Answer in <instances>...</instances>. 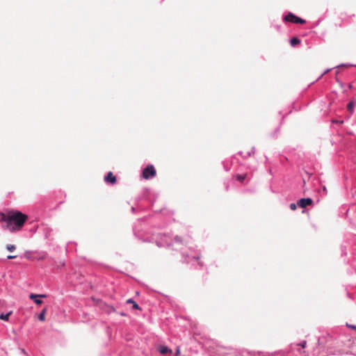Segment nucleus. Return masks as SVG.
<instances>
[{"instance_id": "nucleus-3", "label": "nucleus", "mask_w": 356, "mask_h": 356, "mask_svg": "<svg viewBox=\"0 0 356 356\" xmlns=\"http://www.w3.org/2000/svg\"><path fill=\"white\" fill-rule=\"evenodd\" d=\"M284 21L289 22L295 24H305V21L299 17L296 16L291 13H289L284 17Z\"/></svg>"}, {"instance_id": "nucleus-6", "label": "nucleus", "mask_w": 356, "mask_h": 356, "mask_svg": "<svg viewBox=\"0 0 356 356\" xmlns=\"http://www.w3.org/2000/svg\"><path fill=\"white\" fill-rule=\"evenodd\" d=\"M158 350L159 351V353L161 354H166V353H172V350L171 349H169L167 346H160L159 348H158Z\"/></svg>"}, {"instance_id": "nucleus-21", "label": "nucleus", "mask_w": 356, "mask_h": 356, "mask_svg": "<svg viewBox=\"0 0 356 356\" xmlns=\"http://www.w3.org/2000/svg\"><path fill=\"white\" fill-rule=\"evenodd\" d=\"M331 70V69H327L320 76L322 77L324 74H325L326 73H327L328 72H330Z\"/></svg>"}, {"instance_id": "nucleus-17", "label": "nucleus", "mask_w": 356, "mask_h": 356, "mask_svg": "<svg viewBox=\"0 0 356 356\" xmlns=\"http://www.w3.org/2000/svg\"><path fill=\"white\" fill-rule=\"evenodd\" d=\"M175 242H176V243H181L182 241H181V238H180V237H179V236H176V237H175Z\"/></svg>"}, {"instance_id": "nucleus-12", "label": "nucleus", "mask_w": 356, "mask_h": 356, "mask_svg": "<svg viewBox=\"0 0 356 356\" xmlns=\"http://www.w3.org/2000/svg\"><path fill=\"white\" fill-rule=\"evenodd\" d=\"M12 312H9L6 314H1L0 315V319L3 321H8L9 316L11 315Z\"/></svg>"}, {"instance_id": "nucleus-13", "label": "nucleus", "mask_w": 356, "mask_h": 356, "mask_svg": "<svg viewBox=\"0 0 356 356\" xmlns=\"http://www.w3.org/2000/svg\"><path fill=\"white\" fill-rule=\"evenodd\" d=\"M246 175H237L236 178L238 181L241 182H243L245 179Z\"/></svg>"}, {"instance_id": "nucleus-7", "label": "nucleus", "mask_w": 356, "mask_h": 356, "mask_svg": "<svg viewBox=\"0 0 356 356\" xmlns=\"http://www.w3.org/2000/svg\"><path fill=\"white\" fill-rule=\"evenodd\" d=\"M127 303L132 304L133 308L135 309H140V307H139V305L135 301H134L132 299H128L127 300Z\"/></svg>"}, {"instance_id": "nucleus-1", "label": "nucleus", "mask_w": 356, "mask_h": 356, "mask_svg": "<svg viewBox=\"0 0 356 356\" xmlns=\"http://www.w3.org/2000/svg\"><path fill=\"white\" fill-rule=\"evenodd\" d=\"M26 215L18 211H10L8 215H3L2 220L6 222L8 230L13 232L20 229L27 220Z\"/></svg>"}, {"instance_id": "nucleus-16", "label": "nucleus", "mask_w": 356, "mask_h": 356, "mask_svg": "<svg viewBox=\"0 0 356 356\" xmlns=\"http://www.w3.org/2000/svg\"><path fill=\"white\" fill-rule=\"evenodd\" d=\"M35 302L37 305H41L42 303V300L37 298V300H35Z\"/></svg>"}, {"instance_id": "nucleus-19", "label": "nucleus", "mask_w": 356, "mask_h": 356, "mask_svg": "<svg viewBox=\"0 0 356 356\" xmlns=\"http://www.w3.org/2000/svg\"><path fill=\"white\" fill-rule=\"evenodd\" d=\"M307 342L305 341H303L302 343H300L299 345L302 346V348H305L306 346Z\"/></svg>"}, {"instance_id": "nucleus-4", "label": "nucleus", "mask_w": 356, "mask_h": 356, "mask_svg": "<svg viewBox=\"0 0 356 356\" xmlns=\"http://www.w3.org/2000/svg\"><path fill=\"white\" fill-rule=\"evenodd\" d=\"M312 204V200L309 197L308 198H301L298 200V204L301 208H305L308 205H310Z\"/></svg>"}, {"instance_id": "nucleus-9", "label": "nucleus", "mask_w": 356, "mask_h": 356, "mask_svg": "<svg viewBox=\"0 0 356 356\" xmlns=\"http://www.w3.org/2000/svg\"><path fill=\"white\" fill-rule=\"evenodd\" d=\"M355 106V103L353 102V101H351L348 104V106H347V108H348V110L351 113H353L354 112V107Z\"/></svg>"}, {"instance_id": "nucleus-18", "label": "nucleus", "mask_w": 356, "mask_h": 356, "mask_svg": "<svg viewBox=\"0 0 356 356\" xmlns=\"http://www.w3.org/2000/svg\"><path fill=\"white\" fill-rule=\"evenodd\" d=\"M17 257V255H8V256H7V258H8V259H15V258H16Z\"/></svg>"}, {"instance_id": "nucleus-2", "label": "nucleus", "mask_w": 356, "mask_h": 356, "mask_svg": "<svg viewBox=\"0 0 356 356\" xmlns=\"http://www.w3.org/2000/svg\"><path fill=\"white\" fill-rule=\"evenodd\" d=\"M156 170L152 165H147L143 171V177L145 179H149L155 177Z\"/></svg>"}, {"instance_id": "nucleus-8", "label": "nucleus", "mask_w": 356, "mask_h": 356, "mask_svg": "<svg viewBox=\"0 0 356 356\" xmlns=\"http://www.w3.org/2000/svg\"><path fill=\"white\" fill-rule=\"evenodd\" d=\"M46 312H47V309L46 308H44L41 313L39 314L38 316V319L41 321H45V314H46Z\"/></svg>"}, {"instance_id": "nucleus-23", "label": "nucleus", "mask_w": 356, "mask_h": 356, "mask_svg": "<svg viewBox=\"0 0 356 356\" xmlns=\"http://www.w3.org/2000/svg\"><path fill=\"white\" fill-rule=\"evenodd\" d=\"M323 190L325 193H327V189H326L325 186H323Z\"/></svg>"}, {"instance_id": "nucleus-14", "label": "nucleus", "mask_w": 356, "mask_h": 356, "mask_svg": "<svg viewBox=\"0 0 356 356\" xmlns=\"http://www.w3.org/2000/svg\"><path fill=\"white\" fill-rule=\"evenodd\" d=\"M7 249L10 252H13L15 249V246H7Z\"/></svg>"}, {"instance_id": "nucleus-22", "label": "nucleus", "mask_w": 356, "mask_h": 356, "mask_svg": "<svg viewBox=\"0 0 356 356\" xmlns=\"http://www.w3.org/2000/svg\"><path fill=\"white\" fill-rule=\"evenodd\" d=\"M352 329L353 330H356V326L355 325H351L350 326Z\"/></svg>"}, {"instance_id": "nucleus-5", "label": "nucleus", "mask_w": 356, "mask_h": 356, "mask_svg": "<svg viewBox=\"0 0 356 356\" xmlns=\"http://www.w3.org/2000/svg\"><path fill=\"white\" fill-rule=\"evenodd\" d=\"M104 181L107 183H111L112 184H115L116 181L115 177L113 175L111 172H109L105 177Z\"/></svg>"}, {"instance_id": "nucleus-11", "label": "nucleus", "mask_w": 356, "mask_h": 356, "mask_svg": "<svg viewBox=\"0 0 356 356\" xmlns=\"http://www.w3.org/2000/svg\"><path fill=\"white\" fill-rule=\"evenodd\" d=\"M300 43V40L298 38H293L290 40V44L291 46H296L298 44Z\"/></svg>"}, {"instance_id": "nucleus-20", "label": "nucleus", "mask_w": 356, "mask_h": 356, "mask_svg": "<svg viewBox=\"0 0 356 356\" xmlns=\"http://www.w3.org/2000/svg\"><path fill=\"white\" fill-rule=\"evenodd\" d=\"M179 354H180V348H179V347H177V350H176L175 355L178 356Z\"/></svg>"}, {"instance_id": "nucleus-15", "label": "nucleus", "mask_w": 356, "mask_h": 356, "mask_svg": "<svg viewBox=\"0 0 356 356\" xmlns=\"http://www.w3.org/2000/svg\"><path fill=\"white\" fill-rule=\"evenodd\" d=\"M290 209H291V210H295V209H296V204H294V203H291V204H290Z\"/></svg>"}, {"instance_id": "nucleus-10", "label": "nucleus", "mask_w": 356, "mask_h": 356, "mask_svg": "<svg viewBox=\"0 0 356 356\" xmlns=\"http://www.w3.org/2000/svg\"><path fill=\"white\" fill-rule=\"evenodd\" d=\"M38 297L45 298L46 296L45 295H42V294L37 295V294H34V293H31L29 295V298L31 299V300H33L34 301H35V300H37V298Z\"/></svg>"}, {"instance_id": "nucleus-24", "label": "nucleus", "mask_w": 356, "mask_h": 356, "mask_svg": "<svg viewBox=\"0 0 356 356\" xmlns=\"http://www.w3.org/2000/svg\"><path fill=\"white\" fill-rule=\"evenodd\" d=\"M132 211H134L135 209L134 207L131 208Z\"/></svg>"}]
</instances>
